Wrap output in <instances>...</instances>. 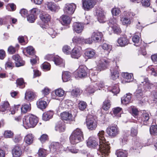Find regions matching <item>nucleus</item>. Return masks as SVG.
I'll return each mask as SVG.
<instances>
[{"instance_id": "aec40b11", "label": "nucleus", "mask_w": 157, "mask_h": 157, "mask_svg": "<svg viewBox=\"0 0 157 157\" xmlns=\"http://www.w3.org/2000/svg\"><path fill=\"white\" fill-rule=\"evenodd\" d=\"M102 36L101 33L98 32H94L92 35L91 39L94 41L98 42L101 40Z\"/></svg>"}, {"instance_id": "052dcab7", "label": "nucleus", "mask_w": 157, "mask_h": 157, "mask_svg": "<svg viewBox=\"0 0 157 157\" xmlns=\"http://www.w3.org/2000/svg\"><path fill=\"white\" fill-rule=\"evenodd\" d=\"M36 18V16L31 14L29 15L27 17V20L30 23L34 22Z\"/></svg>"}, {"instance_id": "58836bf2", "label": "nucleus", "mask_w": 157, "mask_h": 157, "mask_svg": "<svg viewBox=\"0 0 157 157\" xmlns=\"http://www.w3.org/2000/svg\"><path fill=\"white\" fill-rule=\"evenodd\" d=\"M116 154L117 157H127L128 152L125 150H118L116 151Z\"/></svg>"}, {"instance_id": "4d7b16f0", "label": "nucleus", "mask_w": 157, "mask_h": 157, "mask_svg": "<svg viewBox=\"0 0 157 157\" xmlns=\"http://www.w3.org/2000/svg\"><path fill=\"white\" fill-rule=\"evenodd\" d=\"M46 153V151L43 148H40L39 150L38 155L39 157H45Z\"/></svg>"}, {"instance_id": "4be33fe9", "label": "nucleus", "mask_w": 157, "mask_h": 157, "mask_svg": "<svg viewBox=\"0 0 157 157\" xmlns=\"http://www.w3.org/2000/svg\"><path fill=\"white\" fill-rule=\"evenodd\" d=\"M131 94L130 93L126 94L121 98V103L125 105L128 104L131 102Z\"/></svg>"}, {"instance_id": "4468645a", "label": "nucleus", "mask_w": 157, "mask_h": 157, "mask_svg": "<svg viewBox=\"0 0 157 157\" xmlns=\"http://www.w3.org/2000/svg\"><path fill=\"white\" fill-rule=\"evenodd\" d=\"M81 48L80 47H75L72 51L71 56L72 58L78 59L81 54Z\"/></svg>"}, {"instance_id": "6e6552de", "label": "nucleus", "mask_w": 157, "mask_h": 157, "mask_svg": "<svg viewBox=\"0 0 157 157\" xmlns=\"http://www.w3.org/2000/svg\"><path fill=\"white\" fill-rule=\"evenodd\" d=\"M76 8V6L74 4H67L64 7L63 11L66 15H71L74 12Z\"/></svg>"}, {"instance_id": "4c0bfd02", "label": "nucleus", "mask_w": 157, "mask_h": 157, "mask_svg": "<svg viewBox=\"0 0 157 157\" xmlns=\"http://www.w3.org/2000/svg\"><path fill=\"white\" fill-rule=\"evenodd\" d=\"M37 105L38 108L43 109L46 108L47 105V103L45 101L39 100L37 102Z\"/></svg>"}, {"instance_id": "a211bd4d", "label": "nucleus", "mask_w": 157, "mask_h": 157, "mask_svg": "<svg viewBox=\"0 0 157 157\" xmlns=\"http://www.w3.org/2000/svg\"><path fill=\"white\" fill-rule=\"evenodd\" d=\"M23 124L26 128H30L31 121L30 115H26L24 117L23 119Z\"/></svg>"}, {"instance_id": "f8f14e48", "label": "nucleus", "mask_w": 157, "mask_h": 157, "mask_svg": "<svg viewBox=\"0 0 157 157\" xmlns=\"http://www.w3.org/2000/svg\"><path fill=\"white\" fill-rule=\"evenodd\" d=\"M111 72V78L115 80L119 77V73L118 67L117 66L111 67L110 69Z\"/></svg>"}, {"instance_id": "603ef678", "label": "nucleus", "mask_w": 157, "mask_h": 157, "mask_svg": "<svg viewBox=\"0 0 157 157\" xmlns=\"http://www.w3.org/2000/svg\"><path fill=\"white\" fill-rule=\"evenodd\" d=\"M55 93L57 96L61 97L64 95V91L62 89L59 88L55 90Z\"/></svg>"}, {"instance_id": "5fc2aeb1", "label": "nucleus", "mask_w": 157, "mask_h": 157, "mask_svg": "<svg viewBox=\"0 0 157 157\" xmlns=\"http://www.w3.org/2000/svg\"><path fill=\"white\" fill-rule=\"evenodd\" d=\"M25 50L27 53L29 55H33L34 54V49L32 46H30L27 47Z\"/></svg>"}, {"instance_id": "9d476101", "label": "nucleus", "mask_w": 157, "mask_h": 157, "mask_svg": "<svg viewBox=\"0 0 157 157\" xmlns=\"http://www.w3.org/2000/svg\"><path fill=\"white\" fill-rule=\"evenodd\" d=\"M61 117L62 120L63 121L69 122L74 121V118L72 114L69 112H63L61 113Z\"/></svg>"}, {"instance_id": "9b49d317", "label": "nucleus", "mask_w": 157, "mask_h": 157, "mask_svg": "<svg viewBox=\"0 0 157 157\" xmlns=\"http://www.w3.org/2000/svg\"><path fill=\"white\" fill-rule=\"evenodd\" d=\"M149 118V114L146 112L144 111L140 115H139V117L137 119L140 122L143 123L144 125H146Z\"/></svg>"}, {"instance_id": "72a5a7b5", "label": "nucleus", "mask_w": 157, "mask_h": 157, "mask_svg": "<svg viewBox=\"0 0 157 157\" xmlns=\"http://www.w3.org/2000/svg\"><path fill=\"white\" fill-rule=\"evenodd\" d=\"M120 21L123 25L130 24L131 20L130 17L125 16H123L121 17Z\"/></svg>"}, {"instance_id": "13d9d810", "label": "nucleus", "mask_w": 157, "mask_h": 157, "mask_svg": "<svg viewBox=\"0 0 157 157\" xmlns=\"http://www.w3.org/2000/svg\"><path fill=\"white\" fill-rule=\"evenodd\" d=\"M111 12L113 16H117L121 12V11L119 8L114 7L112 10Z\"/></svg>"}, {"instance_id": "423d86ee", "label": "nucleus", "mask_w": 157, "mask_h": 157, "mask_svg": "<svg viewBox=\"0 0 157 157\" xmlns=\"http://www.w3.org/2000/svg\"><path fill=\"white\" fill-rule=\"evenodd\" d=\"M107 133L111 137H114L119 133V130L117 126H109L106 129Z\"/></svg>"}, {"instance_id": "7c9ffc66", "label": "nucleus", "mask_w": 157, "mask_h": 157, "mask_svg": "<svg viewBox=\"0 0 157 157\" xmlns=\"http://www.w3.org/2000/svg\"><path fill=\"white\" fill-rule=\"evenodd\" d=\"M40 18L44 22L46 23L50 21L51 16L48 14L42 13L40 15Z\"/></svg>"}, {"instance_id": "b1692460", "label": "nucleus", "mask_w": 157, "mask_h": 157, "mask_svg": "<svg viewBox=\"0 0 157 157\" xmlns=\"http://www.w3.org/2000/svg\"><path fill=\"white\" fill-rule=\"evenodd\" d=\"M53 61L56 65H59L60 67H64V62L59 56H56L54 57Z\"/></svg>"}, {"instance_id": "774afa93", "label": "nucleus", "mask_w": 157, "mask_h": 157, "mask_svg": "<svg viewBox=\"0 0 157 157\" xmlns=\"http://www.w3.org/2000/svg\"><path fill=\"white\" fill-rule=\"evenodd\" d=\"M39 139L42 143H44L46 141L48 140V136L47 134H43L41 136Z\"/></svg>"}, {"instance_id": "f257e3e1", "label": "nucleus", "mask_w": 157, "mask_h": 157, "mask_svg": "<svg viewBox=\"0 0 157 157\" xmlns=\"http://www.w3.org/2000/svg\"><path fill=\"white\" fill-rule=\"evenodd\" d=\"M83 139V132L79 128H77L71 133L70 137L71 143L76 144L82 141Z\"/></svg>"}, {"instance_id": "49530a36", "label": "nucleus", "mask_w": 157, "mask_h": 157, "mask_svg": "<svg viewBox=\"0 0 157 157\" xmlns=\"http://www.w3.org/2000/svg\"><path fill=\"white\" fill-rule=\"evenodd\" d=\"M13 133L10 130H6L4 132L3 136L5 138H11L13 136Z\"/></svg>"}, {"instance_id": "f03ea898", "label": "nucleus", "mask_w": 157, "mask_h": 157, "mask_svg": "<svg viewBox=\"0 0 157 157\" xmlns=\"http://www.w3.org/2000/svg\"><path fill=\"white\" fill-rule=\"evenodd\" d=\"M104 131L103 130L101 131L98 134V136L99 139V148L101 151L104 152L105 149L106 148V152L107 153L109 151V147L108 146H106L105 144L109 143L108 142L106 141L104 137Z\"/></svg>"}, {"instance_id": "39448f33", "label": "nucleus", "mask_w": 157, "mask_h": 157, "mask_svg": "<svg viewBox=\"0 0 157 157\" xmlns=\"http://www.w3.org/2000/svg\"><path fill=\"white\" fill-rule=\"evenodd\" d=\"M96 3L94 0H82V7L85 10L88 11L93 8Z\"/></svg>"}, {"instance_id": "a19ab883", "label": "nucleus", "mask_w": 157, "mask_h": 157, "mask_svg": "<svg viewBox=\"0 0 157 157\" xmlns=\"http://www.w3.org/2000/svg\"><path fill=\"white\" fill-rule=\"evenodd\" d=\"M61 23L63 25H66L70 23V19L69 17L66 15H63L62 18Z\"/></svg>"}, {"instance_id": "c9c22d12", "label": "nucleus", "mask_w": 157, "mask_h": 157, "mask_svg": "<svg viewBox=\"0 0 157 157\" xmlns=\"http://www.w3.org/2000/svg\"><path fill=\"white\" fill-rule=\"evenodd\" d=\"M31 105L29 104H25L23 105L21 108L22 113H25L28 112L29 111L31 110Z\"/></svg>"}, {"instance_id": "bb28decb", "label": "nucleus", "mask_w": 157, "mask_h": 157, "mask_svg": "<svg viewBox=\"0 0 157 157\" xmlns=\"http://www.w3.org/2000/svg\"><path fill=\"white\" fill-rule=\"evenodd\" d=\"M117 42L120 46H124L129 43V40L125 37H121L117 40Z\"/></svg>"}, {"instance_id": "de8ad7c7", "label": "nucleus", "mask_w": 157, "mask_h": 157, "mask_svg": "<svg viewBox=\"0 0 157 157\" xmlns=\"http://www.w3.org/2000/svg\"><path fill=\"white\" fill-rule=\"evenodd\" d=\"M101 47L103 49L107 51V53L108 54L109 53L110 51L111 50V46L106 43L103 44Z\"/></svg>"}, {"instance_id": "cd10ccee", "label": "nucleus", "mask_w": 157, "mask_h": 157, "mask_svg": "<svg viewBox=\"0 0 157 157\" xmlns=\"http://www.w3.org/2000/svg\"><path fill=\"white\" fill-rule=\"evenodd\" d=\"M113 115L117 117H121V114L122 113V108L120 107H117L114 108L113 109Z\"/></svg>"}, {"instance_id": "f704fd0d", "label": "nucleus", "mask_w": 157, "mask_h": 157, "mask_svg": "<svg viewBox=\"0 0 157 157\" xmlns=\"http://www.w3.org/2000/svg\"><path fill=\"white\" fill-rule=\"evenodd\" d=\"M71 77L70 73L67 71H64L63 72L62 79L63 81L66 82L70 79Z\"/></svg>"}, {"instance_id": "20e7f679", "label": "nucleus", "mask_w": 157, "mask_h": 157, "mask_svg": "<svg viewBox=\"0 0 157 157\" xmlns=\"http://www.w3.org/2000/svg\"><path fill=\"white\" fill-rule=\"evenodd\" d=\"M87 68L85 66L83 65L80 66L75 72V77L77 78H82L86 77L87 75Z\"/></svg>"}, {"instance_id": "ddd939ff", "label": "nucleus", "mask_w": 157, "mask_h": 157, "mask_svg": "<svg viewBox=\"0 0 157 157\" xmlns=\"http://www.w3.org/2000/svg\"><path fill=\"white\" fill-rule=\"evenodd\" d=\"M84 27L83 24L79 22H75L73 25V31L77 33H81L83 30Z\"/></svg>"}, {"instance_id": "6ab92c4d", "label": "nucleus", "mask_w": 157, "mask_h": 157, "mask_svg": "<svg viewBox=\"0 0 157 157\" xmlns=\"http://www.w3.org/2000/svg\"><path fill=\"white\" fill-rule=\"evenodd\" d=\"M98 145V142L95 138L92 137L89 138L87 142V145L88 147L90 148H94Z\"/></svg>"}, {"instance_id": "ea45409f", "label": "nucleus", "mask_w": 157, "mask_h": 157, "mask_svg": "<svg viewBox=\"0 0 157 157\" xmlns=\"http://www.w3.org/2000/svg\"><path fill=\"white\" fill-rule=\"evenodd\" d=\"M10 105L7 101L4 102L0 106V111L3 112L9 109Z\"/></svg>"}, {"instance_id": "1a4fd4ad", "label": "nucleus", "mask_w": 157, "mask_h": 157, "mask_svg": "<svg viewBox=\"0 0 157 157\" xmlns=\"http://www.w3.org/2000/svg\"><path fill=\"white\" fill-rule=\"evenodd\" d=\"M96 15L98 17V21L101 23L105 22L106 20L104 11L100 7H97L96 9Z\"/></svg>"}, {"instance_id": "e433bc0d", "label": "nucleus", "mask_w": 157, "mask_h": 157, "mask_svg": "<svg viewBox=\"0 0 157 157\" xmlns=\"http://www.w3.org/2000/svg\"><path fill=\"white\" fill-rule=\"evenodd\" d=\"M150 132L151 136L157 135V125H153L150 128Z\"/></svg>"}, {"instance_id": "dca6fc26", "label": "nucleus", "mask_w": 157, "mask_h": 157, "mask_svg": "<svg viewBox=\"0 0 157 157\" xmlns=\"http://www.w3.org/2000/svg\"><path fill=\"white\" fill-rule=\"evenodd\" d=\"M65 129V122L60 120L56 124L55 129L56 131L60 132H64Z\"/></svg>"}, {"instance_id": "37998d69", "label": "nucleus", "mask_w": 157, "mask_h": 157, "mask_svg": "<svg viewBox=\"0 0 157 157\" xmlns=\"http://www.w3.org/2000/svg\"><path fill=\"white\" fill-rule=\"evenodd\" d=\"M82 93V91L78 88L75 89L71 92V94L73 97H77L79 96Z\"/></svg>"}, {"instance_id": "473e14b6", "label": "nucleus", "mask_w": 157, "mask_h": 157, "mask_svg": "<svg viewBox=\"0 0 157 157\" xmlns=\"http://www.w3.org/2000/svg\"><path fill=\"white\" fill-rule=\"evenodd\" d=\"M31 124V128L34 127L37 124L38 122V118L35 116L32 115H30Z\"/></svg>"}, {"instance_id": "680f3d73", "label": "nucleus", "mask_w": 157, "mask_h": 157, "mask_svg": "<svg viewBox=\"0 0 157 157\" xmlns=\"http://www.w3.org/2000/svg\"><path fill=\"white\" fill-rule=\"evenodd\" d=\"M71 48L70 47L67 45L64 46L63 48V52L66 54H69L71 52Z\"/></svg>"}, {"instance_id": "412c9836", "label": "nucleus", "mask_w": 157, "mask_h": 157, "mask_svg": "<svg viewBox=\"0 0 157 157\" xmlns=\"http://www.w3.org/2000/svg\"><path fill=\"white\" fill-rule=\"evenodd\" d=\"M34 136L30 133L28 134L24 137V141L28 145H30L33 143Z\"/></svg>"}, {"instance_id": "f3484780", "label": "nucleus", "mask_w": 157, "mask_h": 157, "mask_svg": "<svg viewBox=\"0 0 157 157\" xmlns=\"http://www.w3.org/2000/svg\"><path fill=\"white\" fill-rule=\"evenodd\" d=\"M12 153L13 157H20L22 153V150L19 146H17L12 150Z\"/></svg>"}, {"instance_id": "393cba45", "label": "nucleus", "mask_w": 157, "mask_h": 157, "mask_svg": "<svg viewBox=\"0 0 157 157\" xmlns=\"http://www.w3.org/2000/svg\"><path fill=\"white\" fill-rule=\"evenodd\" d=\"M141 82L143 84L144 88L146 90L151 89L153 86V85L149 82L148 78H144L143 82L141 81Z\"/></svg>"}, {"instance_id": "c756f323", "label": "nucleus", "mask_w": 157, "mask_h": 157, "mask_svg": "<svg viewBox=\"0 0 157 157\" xmlns=\"http://www.w3.org/2000/svg\"><path fill=\"white\" fill-rule=\"evenodd\" d=\"M53 114V113L51 111L45 112L43 114L42 119L45 121H48L52 117Z\"/></svg>"}, {"instance_id": "bf43d9fd", "label": "nucleus", "mask_w": 157, "mask_h": 157, "mask_svg": "<svg viewBox=\"0 0 157 157\" xmlns=\"http://www.w3.org/2000/svg\"><path fill=\"white\" fill-rule=\"evenodd\" d=\"M110 91L114 94V95L118 94L120 91L118 86L117 84L115 85L113 87L112 89Z\"/></svg>"}, {"instance_id": "c03bdc74", "label": "nucleus", "mask_w": 157, "mask_h": 157, "mask_svg": "<svg viewBox=\"0 0 157 157\" xmlns=\"http://www.w3.org/2000/svg\"><path fill=\"white\" fill-rule=\"evenodd\" d=\"M96 90L97 86H95L94 83L91 84L86 89L87 91H88V92L90 94L94 93L95 90Z\"/></svg>"}, {"instance_id": "2f4dec72", "label": "nucleus", "mask_w": 157, "mask_h": 157, "mask_svg": "<svg viewBox=\"0 0 157 157\" xmlns=\"http://www.w3.org/2000/svg\"><path fill=\"white\" fill-rule=\"evenodd\" d=\"M135 96L139 100H140L142 98L143 93L141 88L139 87L134 93Z\"/></svg>"}, {"instance_id": "a878e982", "label": "nucleus", "mask_w": 157, "mask_h": 157, "mask_svg": "<svg viewBox=\"0 0 157 157\" xmlns=\"http://www.w3.org/2000/svg\"><path fill=\"white\" fill-rule=\"evenodd\" d=\"M35 97V94L32 91H27L25 94V99L28 101L33 100Z\"/></svg>"}, {"instance_id": "c85d7f7f", "label": "nucleus", "mask_w": 157, "mask_h": 157, "mask_svg": "<svg viewBox=\"0 0 157 157\" xmlns=\"http://www.w3.org/2000/svg\"><path fill=\"white\" fill-rule=\"evenodd\" d=\"M122 76L125 79V82H129L133 79V75L131 73H124L122 74Z\"/></svg>"}, {"instance_id": "5701e85b", "label": "nucleus", "mask_w": 157, "mask_h": 157, "mask_svg": "<svg viewBox=\"0 0 157 157\" xmlns=\"http://www.w3.org/2000/svg\"><path fill=\"white\" fill-rule=\"evenodd\" d=\"M108 30L110 34L112 33V31L117 34H119L121 33L120 29L118 25H110Z\"/></svg>"}, {"instance_id": "338daca9", "label": "nucleus", "mask_w": 157, "mask_h": 157, "mask_svg": "<svg viewBox=\"0 0 157 157\" xmlns=\"http://www.w3.org/2000/svg\"><path fill=\"white\" fill-rule=\"evenodd\" d=\"M132 40L133 42L136 44L135 45L136 46H139V44H136L139 43L140 41V37L138 35H135L132 37Z\"/></svg>"}, {"instance_id": "3c124183", "label": "nucleus", "mask_w": 157, "mask_h": 157, "mask_svg": "<svg viewBox=\"0 0 157 157\" xmlns=\"http://www.w3.org/2000/svg\"><path fill=\"white\" fill-rule=\"evenodd\" d=\"M59 144L58 142H53L51 145L50 149L51 150H54V151H56L59 147Z\"/></svg>"}, {"instance_id": "7ed1b4c3", "label": "nucleus", "mask_w": 157, "mask_h": 157, "mask_svg": "<svg viewBox=\"0 0 157 157\" xmlns=\"http://www.w3.org/2000/svg\"><path fill=\"white\" fill-rule=\"evenodd\" d=\"M86 124L88 128L91 130L95 129L97 126L96 121L91 115H88L87 116Z\"/></svg>"}, {"instance_id": "79ce46f5", "label": "nucleus", "mask_w": 157, "mask_h": 157, "mask_svg": "<svg viewBox=\"0 0 157 157\" xmlns=\"http://www.w3.org/2000/svg\"><path fill=\"white\" fill-rule=\"evenodd\" d=\"M86 56L89 58H91L94 57L95 55L94 51L93 50H88L85 53Z\"/></svg>"}, {"instance_id": "864d4df0", "label": "nucleus", "mask_w": 157, "mask_h": 157, "mask_svg": "<svg viewBox=\"0 0 157 157\" xmlns=\"http://www.w3.org/2000/svg\"><path fill=\"white\" fill-rule=\"evenodd\" d=\"M16 83L17 85L19 86L21 88H22L25 87V83L22 78L18 79L17 80Z\"/></svg>"}, {"instance_id": "2eb2a0df", "label": "nucleus", "mask_w": 157, "mask_h": 157, "mask_svg": "<svg viewBox=\"0 0 157 157\" xmlns=\"http://www.w3.org/2000/svg\"><path fill=\"white\" fill-rule=\"evenodd\" d=\"M45 7L52 12H55L59 9L54 3L51 2H46L45 4Z\"/></svg>"}, {"instance_id": "0e129e2a", "label": "nucleus", "mask_w": 157, "mask_h": 157, "mask_svg": "<svg viewBox=\"0 0 157 157\" xmlns=\"http://www.w3.org/2000/svg\"><path fill=\"white\" fill-rule=\"evenodd\" d=\"M86 103L83 101H80L79 103L78 107L79 109L81 110H83L86 107Z\"/></svg>"}, {"instance_id": "0eeeda50", "label": "nucleus", "mask_w": 157, "mask_h": 157, "mask_svg": "<svg viewBox=\"0 0 157 157\" xmlns=\"http://www.w3.org/2000/svg\"><path fill=\"white\" fill-rule=\"evenodd\" d=\"M96 62L98 69L101 71L106 67L109 62V60L105 58H101Z\"/></svg>"}, {"instance_id": "6e6d98bb", "label": "nucleus", "mask_w": 157, "mask_h": 157, "mask_svg": "<svg viewBox=\"0 0 157 157\" xmlns=\"http://www.w3.org/2000/svg\"><path fill=\"white\" fill-rule=\"evenodd\" d=\"M109 143H107V144H105V145L106 146H108V147H109V151L107 153V152H106V148L105 149H104V152H102V151H101L100 149L99 148V151L101 154V155H100V154H99V155H102V157H103L104 155L105 156V157L107 156L109 154V153L110 152V146H109Z\"/></svg>"}, {"instance_id": "69168bd1", "label": "nucleus", "mask_w": 157, "mask_h": 157, "mask_svg": "<svg viewBox=\"0 0 157 157\" xmlns=\"http://www.w3.org/2000/svg\"><path fill=\"white\" fill-rule=\"evenodd\" d=\"M15 8L16 6L13 3L9 4L6 6V9L8 11H14Z\"/></svg>"}, {"instance_id": "a18cd8bd", "label": "nucleus", "mask_w": 157, "mask_h": 157, "mask_svg": "<svg viewBox=\"0 0 157 157\" xmlns=\"http://www.w3.org/2000/svg\"><path fill=\"white\" fill-rule=\"evenodd\" d=\"M83 38L74 36L72 39L73 42L75 44L82 43Z\"/></svg>"}, {"instance_id": "e2e57ef3", "label": "nucleus", "mask_w": 157, "mask_h": 157, "mask_svg": "<svg viewBox=\"0 0 157 157\" xmlns=\"http://www.w3.org/2000/svg\"><path fill=\"white\" fill-rule=\"evenodd\" d=\"M134 145L136 146L135 148V149H136L138 147H140L141 145V140L139 138H137L134 142Z\"/></svg>"}, {"instance_id": "09e8293b", "label": "nucleus", "mask_w": 157, "mask_h": 157, "mask_svg": "<svg viewBox=\"0 0 157 157\" xmlns=\"http://www.w3.org/2000/svg\"><path fill=\"white\" fill-rule=\"evenodd\" d=\"M110 101L109 100H106L104 102L102 108L104 110H107L110 108Z\"/></svg>"}, {"instance_id": "8fccbe9b", "label": "nucleus", "mask_w": 157, "mask_h": 157, "mask_svg": "<svg viewBox=\"0 0 157 157\" xmlns=\"http://www.w3.org/2000/svg\"><path fill=\"white\" fill-rule=\"evenodd\" d=\"M47 32L52 38H55L57 35L56 31L52 28H49L47 30Z\"/></svg>"}]
</instances>
